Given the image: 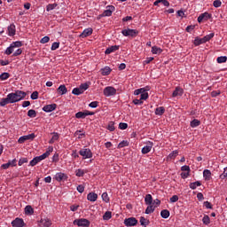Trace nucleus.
Wrapping results in <instances>:
<instances>
[{
    "label": "nucleus",
    "mask_w": 227,
    "mask_h": 227,
    "mask_svg": "<svg viewBox=\"0 0 227 227\" xmlns=\"http://www.w3.org/2000/svg\"><path fill=\"white\" fill-rule=\"evenodd\" d=\"M19 47H22V42L16 41L12 43L10 47L6 49L5 54H7V56H10V54H12V56H20L22 50Z\"/></svg>",
    "instance_id": "f257e3e1"
},
{
    "label": "nucleus",
    "mask_w": 227,
    "mask_h": 227,
    "mask_svg": "<svg viewBox=\"0 0 227 227\" xmlns=\"http://www.w3.org/2000/svg\"><path fill=\"white\" fill-rule=\"evenodd\" d=\"M54 151V147L50 146L48 148V150L43 153L40 156H36L30 162L29 165L34 167L36 166V164H38L39 162H42V160H45V159H47V157H49V155H51V153H52V152Z\"/></svg>",
    "instance_id": "f03ea898"
},
{
    "label": "nucleus",
    "mask_w": 227,
    "mask_h": 227,
    "mask_svg": "<svg viewBox=\"0 0 227 227\" xmlns=\"http://www.w3.org/2000/svg\"><path fill=\"white\" fill-rule=\"evenodd\" d=\"M8 95L12 104H16V102H20V100H24V98H26V95L27 94L22 90H15V92L9 93Z\"/></svg>",
    "instance_id": "7ed1b4c3"
},
{
    "label": "nucleus",
    "mask_w": 227,
    "mask_h": 227,
    "mask_svg": "<svg viewBox=\"0 0 227 227\" xmlns=\"http://www.w3.org/2000/svg\"><path fill=\"white\" fill-rule=\"evenodd\" d=\"M215 35L214 33H211L209 35H207L206 36H204L203 38H200V37H195L193 43L194 45L198 46V45H201V43H207V42H209V40H212V37Z\"/></svg>",
    "instance_id": "20e7f679"
},
{
    "label": "nucleus",
    "mask_w": 227,
    "mask_h": 227,
    "mask_svg": "<svg viewBox=\"0 0 227 227\" xmlns=\"http://www.w3.org/2000/svg\"><path fill=\"white\" fill-rule=\"evenodd\" d=\"M79 155L82 157V160H86V159H92L93 158V153L91 152V149L83 147L79 151Z\"/></svg>",
    "instance_id": "39448f33"
},
{
    "label": "nucleus",
    "mask_w": 227,
    "mask_h": 227,
    "mask_svg": "<svg viewBox=\"0 0 227 227\" xmlns=\"http://www.w3.org/2000/svg\"><path fill=\"white\" fill-rule=\"evenodd\" d=\"M73 224H74V226H79V227H90V224H91V223L90 222V220L86 218H80V219H75L73 222Z\"/></svg>",
    "instance_id": "423d86ee"
},
{
    "label": "nucleus",
    "mask_w": 227,
    "mask_h": 227,
    "mask_svg": "<svg viewBox=\"0 0 227 227\" xmlns=\"http://www.w3.org/2000/svg\"><path fill=\"white\" fill-rule=\"evenodd\" d=\"M138 31L137 29H123L121 31V34L123 35V36H131L132 38H134L135 36H137L138 35Z\"/></svg>",
    "instance_id": "0eeeda50"
},
{
    "label": "nucleus",
    "mask_w": 227,
    "mask_h": 227,
    "mask_svg": "<svg viewBox=\"0 0 227 227\" xmlns=\"http://www.w3.org/2000/svg\"><path fill=\"white\" fill-rule=\"evenodd\" d=\"M35 137H36V136L35 135V133H31L29 135H26V136H22L18 139V143L20 145H22L23 143H26V141H33V139H35Z\"/></svg>",
    "instance_id": "6e6552de"
},
{
    "label": "nucleus",
    "mask_w": 227,
    "mask_h": 227,
    "mask_svg": "<svg viewBox=\"0 0 227 227\" xmlns=\"http://www.w3.org/2000/svg\"><path fill=\"white\" fill-rule=\"evenodd\" d=\"M145 146H144L141 150L143 155H146V153H150L152 152V148H153V142L147 141L145 142Z\"/></svg>",
    "instance_id": "1a4fd4ad"
},
{
    "label": "nucleus",
    "mask_w": 227,
    "mask_h": 227,
    "mask_svg": "<svg viewBox=\"0 0 227 227\" xmlns=\"http://www.w3.org/2000/svg\"><path fill=\"white\" fill-rule=\"evenodd\" d=\"M103 93L105 97H113L116 93V89H114V87L108 86L104 89Z\"/></svg>",
    "instance_id": "9d476101"
},
{
    "label": "nucleus",
    "mask_w": 227,
    "mask_h": 227,
    "mask_svg": "<svg viewBox=\"0 0 227 227\" xmlns=\"http://www.w3.org/2000/svg\"><path fill=\"white\" fill-rule=\"evenodd\" d=\"M124 224L127 227L136 226L137 224V219L136 217H129L124 220Z\"/></svg>",
    "instance_id": "9b49d317"
},
{
    "label": "nucleus",
    "mask_w": 227,
    "mask_h": 227,
    "mask_svg": "<svg viewBox=\"0 0 227 227\" xmlns=\"http://www.w3.org/2000/svg\"><path fill=\"white\" fill-rule=\"evenodd\" d=\"M68 176H67V174L63 173V172H58L55 175V180H57V182H65V180H67Z\"/></svg>",
    "instance_id": "f8f14e48"
},
{
    "label": "nucleus",
    "mask_w": 227,
    "mask_h": 227,
    "mask_svg": "<svg viewBox=\"0 0 227 227\" xmlns=\"http://www.w3.org/2000/svg\"><path fill=\"white\" fill-rule=\"evenodd\" d=\"M12 226L13 227H24L26 226V223H24V220L22 218H16L12 222Z\"/></svg>",
    "instance_id": "ddd939ff"
},
{
    "label": "nucleus",
    "mask_w": 227,
    "mask_h": 227,
    "mask_svg": "<svg viewBox=\"0 0 227 227\" xmlns=\"http://www.w3.org/2000/svg\"><path fill=\"white\" fill-rule=\"evenodd\" d=\"M106 11L100 15V17H111L113 15V12H114V6L110 5L107 7Z\"/></svg>",
    "instance_id": "4468645a"
},
{
    "label": "nucleus",
    "mask_w": 227,
    "mask_h": 227,
    "mask_svg": "<svg viewBox=\"0 0 227 227\" xmlns=\"http://www.w3.org/2000/svg\"><path fill=\"white\" fill-rule=\"evenodd\" d=\"M40 226L41 227H51V226H52V222L49 218H42L40 220Z\"/></svg>",
    "instance_id": "2eb2a0df"
},
{
    "label": "nucleus",
    "mask_w": 227,
    "mask_h": 227,
    "mask_svg": "<svg viewBox=\"0 0 227 227\" xmlns=\"http://www.w3.org/2000/svg\"><path fill=\"white\" fill-rule=\"evenodd\" d=\"M56 107H58L56 104L46 105L43 107V111H44V113H52V111H55Z\"/></svg>",
    "instance_id": "dca6fc26"
},
{
    "label": "nucleus",
    "mask_w": 227,
    "mask_h": 227,
    "mask_svg": "<svg viewBox=\"0 0 227 227\" xmlns=\"http://www.w3.org/2000/svg\"><path fill=\"white\" fill-rule=\"evenodd\" d=\"M91 35H93V28H85L83 32L80 35V38H86L88 36H91Z\"/></svg>",
    "instance_id": "f3484780"
},
{
    "label": "nucleus",
    "mask_w": 227,
    "mask_h": 227,
    "mask_svg": "<svg viewBox=\"0 0 227 227\" xmlns=\"http://www.w3.org/2000/svg\"><path fill=\"white\" fill-rule=\"evenodd\" d=\"M8 104H12V99H10V96L7 95L6 98L0 99V106L4 107V106H8Z\"/></svg>",
    "instance_id": "a211bd4d"
},
{
    "label": "nucleus",
    "mask_w": 227,
    "mask_h": 227,
    "mask_svg": "<svg viewBox=\"0 0 227 227\" xmlns=\"http://www.w3.org/2000/svg\"><path fill=\"white\" fill-rule=\"evenodd\" d=\"M182 95H184V89L180 88V87H176L175 89V90L172 93V97H182Z\"/></svg>",
    "instance_id": "6ab92c4d"
},
{
    "label": "nucleus",
    "mask_w": 227,
    "mask_h": 227,
    "mask_svg": "<svg viewBox=\"0 0 227 227\" xmlns=\"http://www.w3.org/2000/svg\"><path fill=\"white\" fill-rule=\"evenodd\" d=\"M98 199V195L95 192H90L88 195H87V200L89 201H97V200Z\"/></svg>",
    "instance_id": "aec40b11"
},
{
    "label": "nucleus",
    "mask_w": 227,
    "mask_h": 227,
    "mask_svg": "<svg viewBox=\"0 0 227 227\" xmlns=\"http://www.w3.org/2000/svg\"><path fill=\"white\" fill-rule=\"evenodd\" d=\"M156 116H162L166 113V108L164 106H159L154 111Z\"/></svg>",
    "instance_id": "412c9836"
},
{
    "label": "nucleus",
    "mask_w": 227,
    "mask_h": 227,
    "mask_svg": "<svg viewBox=\"0 0 227 227\" xmlns=\"http://www.w3.org/2000/svg\"><path fill=\"white\" fill-rule=\"evenodd\" d=\"M25 214L26 215H33V214H35V209H33V207L27 205L25 207Z\"/></svg>",
    "instance_id": "4be33fe9"
},
{
    "label": "nucleus",
    "mask_w": 227,
    "mask_h": 227,
    "mask_svg": "<svg viewBox=\"0 0 227 227\" xmlns=\"http://www.w3.org/2000/svg\"><path fill=\"white\" fill-rule=\"evenodd\" d=\"M201 125V121L198 119H194L190 122V126L192 129H196V127H200Z\"/></svg>",
    "instance_id": "5701e85b"
},
{
    "label": "nucleus",
    "mask_w": 227,
    "mask_h": 227,
    "mask_svg": "<svg viewBox=\"0 0 227 227\" xmlns=\"http://www.w3.org/2000/svg\"><path fill=\"white\" fill-rule=\"evenodd\" d=\"M57 91L59 93V95H67V92L68 90H67V87L65 85H60Z\"/></svg>",
    "instance_id": "b1692460"
},
{
    "label": "nucleus",
    "mask_w": 227,
    "mask_h": 227,
    "mask_svg": "<svg viewBox=\"0 0 227 227\" xmlns=\"http://www.w3.org/2000/svg\"><path fill=\"white\" fill-rule=\"evenodd\" d=\"M145 205H153V198L152 197V194L145 195Z\"/></svg>",
    "instance_id": "393cba45"
},
{
    "label": "nucleus",
    "mask_w": 227,
    "mask_h": 227,
    "mask_svg": "<svg viewBox=\"0 0 227 227\" xmlns=\"http://www.w3.org/2000/svg\"><path fill=\"white\" fill-rule=\"evenodd\" d=\"M118 49H120L118 45L111 46L106 50L105 54H111V52H114V51H118Z\"/></svg>",
    "instance_id": "a878e982"
},
{
    "label": "nucleus",
    "mask_w": 227,
    "mask_h": 227,
    "mask_svg": "<svg viewBox=\"0 0 227 227\" xmlns=\"http://www.w3.org/2000/svg\"><path fill=\"white\" fill-rule=\"evenodd\" d=\"M9 36H15L16 29L13 24L8 27Z\"/></svg>",
    "instance_id": "bb28decb"
},
{
    "label": "nucleus",
    "mask_w": 227,
    "mask_h": 227,
    "mask_svg": "<svg viewBox=\"0 0 227 227\" xmlns=\"http://www.w3.org/2000/svg\"><path fill=\"white\" fill-rule=\"evenodd\" d=\"M203 177L205 180H210L212 178V172L208 169L203 171Z\"/></svg>",
    "instance_id": "cd10ccee"
},
{
    "label": "nucleus",
    "mask_w": 227,
    "mask_h": 227,
    "mask_svg": "<svg viewBox=\"0 0 227 227\" xmlns=\"http://www.w3.org/2000/svg\"><path fill=\"white\" fill-rule=\"evenodd\" d=\"M58 139H59V134L57 132H53V136H52L51 139L49 141V144L53 145V143H56V141H58Z\"/></svg>",
    "instance_id": "c85d7f7f"
},
{
    "label": "nucleus",
    "mask_w": 227,
    "mask_h": 227,
    "mask_svg": "<svg viewBox=\"0 0 227 227\" xmlns=\"http://www.w3.org/2000/svg\"><path fill=\"white\" fill-rule=\"evenodd\" d=\"M140 224L141 226H148V224H150V220L145 218V216H141L140 217Z\"/></svg>",
    "instance_id": "c756f323"
},
{
    "label": "nucleus",
    "mask_w": 227,
    "mask_h": 227,
    "mask_svg": "<svg viewBox=\"0 0 227 227\" xmlns=\"http://www.w3.org/2000/svg\"><path fill=\"white\" fill-rule=\"evenodd\" d=\"M152 52H153V54H156L159 56L160 54H161L162 49H160V47H157V46H153Z\"/></svg>",
    "instance_id": "7c9ffc66"
},
{
    "label": "nucleus",
    "mask_w": 227,
    "mask_h": 227,
    "mask_svg": "<svg viewBox=\"0 0 227 227\" xmlns=\"http://www.w3.org/2000/svg\"><path fill=\"white\" fill-rule=\"evenodd\" d=\"M169 215H170L169 210H168V209H163V210H161V212H160V216H161L163 219H168V217H169Z\"/></svg>",
    "instance_id": "2f4dec72"
},
{
    "label": "nucleus",
    "mask_w": 227,
    "mask_h": 227,
    "mask_svg": "<svg viewBox=\"0 0 227 227\" xmlns=\"http://www.w3.org/2000/svg\"><path fill=\"white\" fill-rule=\"evenodd\" d=\"M75 118H77L78 120H84V118H86V111L84 112H78L75 114Z\"/></svg>",
    "instance_id": "473e14b6"
},
{
    "label": "nucleus",
    "mask_w": 227,
    "mask_h": 227,
    "mask_svg": "<svg viewBox=\"0 0 227 227\" xmlns=\"http://www.w3.org/2000/svg\"><path fill=\"white\" fill-rule=\"evenodd\" d=\"M200 185H201V182L196 181L194 183L190 184V189H192V191H194L196 187H200Z\"/></svg>",
    "instance_id": "72a5a7b5"
},
{
    "label": "nucleus",
    "mask_w": 227,
    "mask_h": 227,
    "mask_svg": "<svg viewBox=\"0 0 227 227\" xmlns=\"http://www.w3.org/2000/svg\"><path fill=\"white\" fill-rule=\"evenodd\" d=\"M153 212H155V207H153V204L148 205L145 209V214H153Z\"/></svg>",
    "instance_id": "f704fd0d"
},
{
    "label": "nucleus",
    "mask_w": 227,
    "mask_h": 227,
    "mask_svg": "<svg viewBox=\"0 0 227 227\" xmlns=\"http://www.w3.org/2000/svg\"><path fill=\"white\" fill-rule=\"evenodd\" d=\"M111 217H113V213L111 211H106L103 215L104 221H109Z\"/></svg>",
    "instance_id": "c9c22d12"
},
{
    "label": "nucleus",
    "mask_w": 227,
    "mask_h": 227,
    "mask_svg": "<svg viewBox=\"0 0 227 227\" xmlns=\"http://www.w3.org/2000/svg\"><path fill=\"white\" fill-rule=\"evenodd\" d=\"M86 173H88V171H86V170H84V169H81V168H79V169H77V170L75 171V175H76L77 176H79V177L84 176V175H86Z\"/></svg>",
    "instance_id": "e433bc0d"
},
{
    "label": "nucleus",
    "mask_w": 227,
    "mask_h": 227,
    "mask_svg": "<svg viewBox=\"0 0 227 227\" xmlns=\"http://www.w3.org/2000/svg\"><path fill=\"white\" fill-rule=\"evenodd\" d=\"M101 74L103 75H109V74H111V67H106L105 68H102L101 69Z\"/></svg>",
    "instance_id": "4c0bfd02"
},
{
    "label": "nucleus",
    "mask_w": 227,
    "mask_h": 227,
    "mask_svg": "<svg viewBox=\"0 0 227 227\" xmlns=\"http://www.w3.org/2000/svg\"><path fill=\"white\" fill-rule=\"evenodd\" d=\"M58 6V4H49L47 6H46V11L48 12H51V10H55Z\"/></svg>",
    "instance_id": "58836bf2"
},
{
    "label": "nucleus",
    "mask_w": 227,
    "mask_h": 227,
    "mask_svg": "<svg viewBox=\"0 0 227 227\" xmlns=\"http://www.w3.org/2000/svg\"><path fill=\"white\" fill-rule=\"evenodd\" d=\"M27 116L29 118H36V111L33 109L28 110Z\"/></svg>",
    "instance_id": "ea45409f"
},
{
    "label": "nucleus",
    "mask_w": 227,
    "mask_h": 227,
    "mask_svg": "<svg viewBox=\"0 0 227 227\" xmlns=\"http://www.w3.org/2000/svg\"><path fill=\"white\" fill-rule=\"evenodd\" d=\"M129 141L123 140L121 143H119L117 148H125V146H129Z\"/></svg>",
    "instance_id": "a19ab883"
},
{
    "label": "nucleus",
    "mask_w": 227,
    "mask_h": 227,
    "mask_svg": "<svg viewBox=\"0 0 227 227\" xmlns=\"http://www.w3.org/2000/svg\"><path fill=\"white\" fill-rule=\"evenodd\" d=\"M202 223L203 224H206V225L210 224V216L205 215L204 217L202 218Z\"/></svg>",
    "instance_id": "79ce46f5"
},
{
    "label": "nucleus",
    "mask_w": 227,
    "mask_h": 227,
    "mask_svg": "<svg viewBox=\"0 0 227 227\" xmlns=\"http://www.w3.org/2000/svg\"><path fill=\"white\" fill-rule=\"evenodd\" d=\"M73 95H82V90L79 88H74L72 90Z\"/></svg>",
    "instance_id": "37998d69"
},
{
    "label": "nucleus",
    "mask_w": 227,
    "mask_h": 227,
    "mask_svg": "<svg viewBox=\"0 0 227 227\" xmlns=\"http://www.w3.org/2000/svg\"><path fill=\"white\" fill-rule=\"evenodd\" d=\"M79 88L82 90V92L84 93V91H86V90H88V88H90V85L88 83H82L79 86Z\"/></svg>",
    "instance_id": "c03bdc74"
},
{
    "label": "nucleus",
    "mask_w": 227,
    "mask_h": 227,
    "mask_svg": "<svg viewBox=\"0 0 227 227\" xmlns=\"http://www.w3.org/2000/svg\"><path fill=\"white\" fill-rule=\"evenodd\" d=\"M6 79H10V74L3 73L0 74V81H6Z\"/></svg>",
    "instance_id": "a18cd8bd"
},
{
    "label": "nucleus",
    "mask_w": 227,
    "mask_h": 227,
    "mask_svg": "<svg viewBox=\"0 0 227 227\" xmlns=\"http://www.w3.org/2000/svg\"><path fill=\"white\" fill-rule=\"evenodd\" d=\"M101 198L103 201H105L106 203H109V195L107 194V192H104Z\"/></svg>",
    "instance_id": "49530a36"
},
{
    "label": "nucleus",
    "mask_w": 227,
    "mask_h": 227,
    "mask_svg": "<svg viewBox=\"0 0 227 227\" xmlns=\"http://www.w3.org/2000/svg\"><path fill=\"white\" fill-rule=\"evenodd\" d=\"M107 129L110 130V132H114V122L111 121L108 124Z\"/></svg>",
    "instance_id": "de8ad7c7"
},
{
    "label": "nucleus",
    "mask_w": 227,
    "mask_h": 227,
    "mask_svg": "<svg viewBox=\"0 0 227 227\" xmlns=\"http://www.w3.org/2000/svg\"><path fill=\"white\" fill-rule=\"evenodd\" d=\"M129 127V124L125 123V122H121L119 124V129H121V130H125L127 129Z\"/></svg>",
    "instance_id": "09e8293b"
},
{
    "label": "nucleus",
    "mask_w": 227,
    "mask_h": 227,
    "mask_svg": "<svg viewBox=\"0 0 227 227\" xmlns=\"http://www.w3.org/2000/svg\"><path fill=\"white\" fill-rule=\"evenodd\" d=\"M89 106L92 109L98 107V101H92L89 104Z\"/></svg>",
    "instance_id": "8fccbe9b"
},
{
    "label": "nucleus",
    "mask_w": 227,
    "mask_h": 227,
    "mask_svg": "<svg viewBox=\"0 0 227 227\" xmlns=\"http://www.w3.org/2000/svg\"><path fill=\"white\" fill-rule=\"evenodd\" d=\"M221 4H223L221 0H215L213 2V6H215V8H220Z\"/></svg>",
    "instance_id": "3c124183"
},
{
    "label": "nucleus",
    "mask_w": 227,
    "mask_h": 227,
    "mask_svg": "<svg viewBox=\"0 0 227 227\" xmlns=\"http://www.w3.org/2000/svg\"><path fill=\"white\" fill-rule=\"evenodd\" d=\"M51 40V37L44 36L41 39L40 43H48V42Z\"/></svg>",
    "instance_id": "603ef678"
},
{
    "label": "nucleus",
    "mask_w": 227,
    "mask_h": 227,
    "mask_svg": "<svg viewBox=\"0 0 227 227\" xmlns=\"http://www.w3.org/2000/svg\"><path fill=\"white\" fill-rule=\"evenodd\" d=\"M170 203H176V201H178V196L177 195H173L170 199H169Z\"/></svg>",
    "instance_id": "864d4df0"
},
{
    "label": "nucleus",
    "mask_w": 227,
    "mask_h": 227,
    "mask_svg": "<svg viewBox=\"0 0 227 227\" xmlns=\"http://www.w3.org/2000/svg\"><path fill=\"white\" fill-rule=\"evenodd\" d=\"M30 98H32V100H37V98H38V91H34L31 94Z\"/></svg>",
    "instance_id": "5fc2aeb1"
},
{
    "label": "nucleus",
    "mask_w": 227,
    "mask_h": 227,
    "mask_svg": "<svg viewBox=\"0 0 227 227\" xmlns=\"http://www.w3.org/2000/svg\"><path fill=\"white\" fill-rule=\"evenodd\" d=\"M27 158H21V159H20V160H19V166H22V164H27Z\"/></svg>",
    "instance_id": "6e6d98bb"
},
{
    "label": "nucleus",
    "mask_w": 227,
    "mask_h": 227,
    "mask_svg": "<svg viewBox=\"0 0 227 227\" xmlns=\"http://www.w3.org/2000/svg\"><path fill=\"white\" fill-rule=\"evenodd\" d=\"M56 49H59V43L55 42L51 45V51H56Z\"/></svg>",
    "instance_id": "4d7b16f0"
},
{
    "label": "nucleus",
    "mask_w": 227,
    "mask_h": 227,
    "mask_svg": "<svg viewBox=\"0 0 227 227\" xmlns=\"http://www.w3.org/2000/svg\"><path fill=\"white\" fill-rule=\"evenodd\" d=\"M140 99H142V100H148V92L142 93L140 95Z\"/></svg>",
    "instance_id": "13d9d810"
},
{
    "label": "nucleus",
    "mask_w": 227,
    "mask_h": 227,
    "mask_svg": "<svg viewBox=\"0 0 227 227\" xmlns=\"http://www.w3.org/2000/svg\"><path fill=\"white\" fill-rule=\"evenodd\" d=\"M202 15H204V20H208V19H212V14L208 12H204L202 13Z\"/></svg>",
    "instance_id": "bf43d9fd"
},
{
    "label": "nucleus",
    "mask_w": 227,
    "mask_h": 227,
    "mask_svg": "<svg viewBox=\"0 0 227 227\" xmlns=\"http://www.w3.org/2000/svg\"><path fill=\"white\" fill-rule=\"evenodd\" d=\"M220 178L222 180H224V178H227V168H224L223 173L220 175Z\"/></svg>",
    "instance_id": "052dcab7"
},
{
    "label": "nucleus",
    "mask_w": 227,
    "mask_h": 227,
    "mask_svg": "<svg viewBox=\"0 0 227 227\" xmlns=\"http://www.w3.org/2000/svg\"><path fill=\"white\" fill-rule=\"evenodd\" d=\"M181 171L191 172V168L187 165L181 167Z\"/></svg>",
    "instance_id": "680f3d73"
},
{
    "label": "nucleus",
    "mask_w": 227,
    "mask_h": 227,
    "mask_svg": "<svg viewBox=\"0 0 227 227\" xmlns=\"http://www.w3.org/2000/svg\"><path fill=\"white\" fill-rule=\"evenodd\" d=\"M59 154L55 153L52 157V162H59Z\"/></svg>",
    "instance_id": "e2e57ef3"
},
{
    "label": "nucleus",
    "mask_w": 227,
    "mask_h": 227,
    "mask_svg": "<svg viewBox=\"0 0 227 227\" xmlns=\"http://www.w3.org/2000/svg\"><path fill=\"white\" fill-rule=\"evenodd\" d=\"M133 104H135V106H141V105H143V100L142 99H134Z\"/></svg>",
    "instance_id": "0e129e2a"
},
{
    "label": "nucleus",
    "mask_w": 227,
    "mask_h": 227,
    "mask_svg": "<svg viewBox=\"0 0 227 227\" xmlns=\"http://www.w3.org/2000/svg\"><path fill=\"white\" fill-rule=\"evenodd\" d=\"M76 189H77L78 192H80V193L84 192V185H82V184L78 185Z\"/></svg>",
    "instance_id": "69168bd1"
},
{
    "label": "nucleus",
    "mask_w": 227,
    "mask_h": 227,
    "mask_svg": "<svg viewBox=\"0 0 227 227\" xmlns=\"http://www.w3.org/2000/svg\"><path fill=\"white\" fill-rule=\"evenodd\" d=\"M227 58H217V63H226Z\"/></svg>",
    "instance_id": "338daca9"
},
{
    "label": "nucleus",
    "mask_w": 227,
    "mask_h": 227,
    "mask_svg": "<svg viewBox=\"0 0 227 227\" xmlns=\"http://www.w3.org/2000/svg\"><path fill=\"white\" fill-rule=\"evenodd\" d=\"M203 205L206 207V208L212 209V204L209 201H205Z\"/></svg>",
    "instance_id": "774afa93"
}]
</instances>
